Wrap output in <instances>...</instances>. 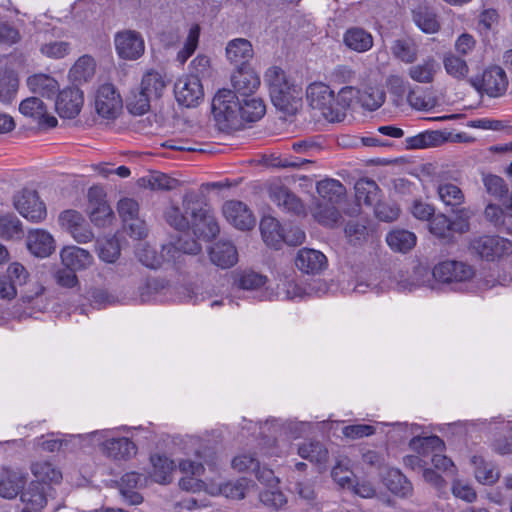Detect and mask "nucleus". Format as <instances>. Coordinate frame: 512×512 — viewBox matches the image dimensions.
I'll use <instances>...</instances> for the list:
<instances>
[{
    "label": "nucleus",
    "mask_w": 512,
    "mask_h": 512,
    "mask_svg": "<svg viewBox=\"0 0 512 512\" xmlns=\"http://www.w3.org/2000/svg\"><path fill=\"white\" fill-rule=\"evenodd\" d=\"M195 457V460L187 458L179 462L180 472L186 475L179 481L181 489L191 492L205 490L212 495L222 494L227 498L240 500L245 498L249 490L253 488L252 481L246 478H240L235 482L224 484H215L213 483L214 479L209 477L200 479L199 477L205 471L204 465L206 464L211 468L215 466V463L207 460V451H204L203 454L200 451H196Z\"/></svg>",
    "instance_id": "1"
},
{
    "label": "nucleus",
    "mask_w": 512,
    "mask_h": 512,
    "mask_svg": "<svg viewBox=\"0 0 512 512\" xmlns=\"http://www.w3.org/2000/svg\"><path fill=\"white\" fill-rule=\"evenodd\" d=\"M183 214L176 206L169 207L165 212L166 221L178 231L173 241L182 238V245L185 240H194L189 233L191 227L193 233L207 240L215 238L219 231V225L211 209L196 199L194 194H186L183 198Z\"/></svg>",
    "instance_id": "2"
},
{
    "label": "nucleus",
    "mask_w": 512,
    "mask_h": 512,
    "mask_svg": "<svg viewBox=\"0 0 512 512\" xmlns=\"http://www.w3.org/2000/svg\"><path fill=\"white\" fill-rule=\"evenodd\" d=\"M182 238L177 241H171L162 246L161 255L148 244H141L137 248L136 255L139 261L146 267L159 268L164 261L173 265L184 263L185 255H196L200 252L201 246L196 240H185L182 245Z\"/></svg>",
    "instance_id": "3"
},
{
    "label": "nucleus",
    "mask_w": 512,
    "mask_h": 512,
    "mask_svg": "<svg viewBox=\"0 0 512 512\" xmlns=\"http://www.w3.org/2000/svg\"><path fill=\"white\" fill-rule=\"evenodd\" d=\"M264 82L277 109L286 113H293L297 109L299 89L290 83L284 70L277 66L268 68L264 74Z\"/></svg>",
    "instance_id": "4"
},
{
    "label": "nucleus",
    "mask_w": 512,
    "mask_h": 512,
    "mask_svg": "<svg viewBox=\"0 0 512 512\" xmlns=\"http://www.w3.org/2000/svg\"><path fill=\"white\" fill-rule=\"evenodd\" d=\"M470 249L483 260L496 261L512 254V241L497 235H484L471 240Z\"/></svg>",
    "instance_id": "5"
},
{
    "label": "nucleus",
    "mask_w": 512,
    "mask_h": 512,
    "mask_svg": "<svg viewBox=\"0 0 512 512\" xmlns=\"http://www.w3.org/2000/svg\"><path fill=\"white\" fill-rule=\"evenodd\" d=\"M306 98L311 109L329 122H336L334 91L325 83L314 82L306 89Z\"/></svg>",
    "instance_id": "6"
},
{
    "label": "nucleus",
    "mask_w": 512,
    "mask_h": 512,
    "mask_svg": "<svg viewBox=\"0 0 512 512\" xmlns=\"http://www.w3.org/2000/svg\"><path fill=\"white\" fill-rule=\"evenodd\" d=\"M212 113L224 128L235 125L240 118V101L237 95L228 89L219 90L212 101Z\"/></svg>",
    "instance_id": "7"
},
{
    "label": "nucleus",
    "mask_w": 512,
    "mask_h": 512,
    "mask_svg": "<svg viewBox=\"0 0 512 512\" xmlns=\"http://www.w3.org/2000/svg\"><path fill=\"white\" fill-rule=\"evenodd\" d=\"M432 275L438 282L458 285L470 282L475 277V269L465 262L447 260L435 265Z\"/></svg>",
    "instance_id": "8"
},
{
    "label": "nucleus",
    "mask_w": 512,
    "mask_h": 512,
    "mask_svg": "<svg viewBox=\"0 0 512 512\" xmlns=\"http://www.w3.org/2000/svg\"><path fill=\"white\" fill-rule=\"evenodd\" d=\"M410 446L417 449L424 457L431 455V463L436 469L449 471L454 468L453 462L448 457L441 454L444 448V442L438 436L413 438L410 442Z\"/></svg>",
    "instance_id": "9"
},
{
    "label": "nucleus",
    "mask_w": 512,
    "mask_h": 512,
    "mask_svg": "<svg viewBox=\"0 0 512 512\" xmlns=\"http://www.w3.org/2000/svg\"><path fill=\"white\" fill-rule=\"evenodd\" d=\"M94 106L97 114L105 119H115L121 112L123 103L114 85L105 83L95 94Z\"/></svg>",
    "instance_id": "10"
},
{
    "label": "nucleus",
    "mask_w": 512,
    "mask_h": 512,
    "mask_svg": "<svg viewBox=\"0 0 512 512\" xmlns=\"http://www.w3.org/2000/svg\"><path fill=\"white\" fill-rule=\"evenodd\" d=\"M14 206L26 219L39 222L46 217V207L36 191L24 189L14 198Z\"/></svg>",
    "instance_id": "11"
},
{
    "label": "nucleus",
    "mask_w": 512,
    "mask_h": 512,
    "mask_svg": "<svg viewBox=\"0 0 512 512\" xmlns=\"http://www.w3.org/2000/svg\"><path fill=\"white\" fill-rule=\"evenodd\" d=\"M222 214L229 224L239 230H251L256 224L253 212L242 201H226L222 206Z\"/></svg>",
    "instance_id": "12"
},
{
    "label": "nucleus",
    "mask_w": 512,
    "mask_h": 512,
    "mask_svg": "<svg viewBox=\"0 0 512 512\" xmlns=\"http://www.w3.org/2000/svg\"><path fill=\"white\" fill-rule=\"evenodd\" d=\"M471 83L478 92H484L490 97L501 96L508 87L506 73L499 66L487 68L481 80H473Z\"/></svg>",
    "instance_id": "13"
},
{
    "label": "nucleus",
    "mask_w": 512,
    "mask_h": 512,
    "mask_svg": "<svg viewBox=\"0 0 512 512\" xmlns=\"http://www.w3.org/2000/svg\"><path fill=\"white\" fill-rule=\"evenodd\" d=\"M88 211L91 222L98 227L110 225L114 213L108 205L105 194L101 188L93 187L88 192Z\"/></svg>",
    "instance_id": "14"
},
{
    "label": "nucleus",
    "mask_w": 512,
    "mask_h": 512,
    "mask_svg": "<svg viewBox=\"0 0 512 512\" xmlns=\"http://www.w3.org/2000/svg\"><path fill=\"white\" fill-rule=\"evenodd\" d=\"M177 102L185 107H194L203 98V87L198 77L184 76L179 78L174 86Z\"/></svg>",
    "instance_id": "15"
},
{
    "label": "nucleus",
    "mask_w": 512,
    "mask_h": 512,
    "mask_svg": "<svg viewBox=\"0 0 512 512\" xmlns=\"http://www.w3.org/2000/svg\"><path fill=\"white\" fill-rule=\"evenodd\" d=\"M114 43L117 54L122 59L135 60L144 53V41L141 35L132 30L118 32Z\"/></svg>",
    "instance_id": "16"
},
{
    "label": "nucleus",
    "mask_w": 512,
    "mask_h": 512,
    "mask_svg": "<svg viewBox=\"0 0 512 512\" xmlns=\"http://www.w3.org/2000/svg\"><path fill=\"white\" fill-rule=\"evenodd\" d=\"M19 111L25 117L31 118L41 128H53L57 125V119L49 115L47 107L37 97L24 99L19 105Z\"/></svg>",
    "instance_id": "17"
},
{
    "label": "nucleus",
    "mask_w": 512,
    "mask_h": 512,
    "mask_svg": "<svg viewBox=\"0 0 512 512\" xmlns=\"http://www.w3.org/2000/svg\"><path fill=\"white\" fill-rule=\"evenodd\" d=\"M83 102L82 91L77 87H71L59 93L55 108L60 117L72 119L80 113Z\"/></svg>",
    "instance_id": "18"
},
{
    "label": "nucleus",
    "mask_w": 512,
    "mask_h": 512,
    "mask_svg": "<svg viewBox=\"0 0 512 512\" xmlns=\"http://www.w3.org/2000/svg\"><path fill=\"white\" fill-rule=\"evenodd\" d=\"M231 84L235 95L250 97L260 86V77L251 67L240 66L233 72Z\"/></svg>",
    "instance_id": "19"
},
{
    "label": "nucleus",
    "mask_w": 512,
    "mask_h": 512,
    "mask_svg": "<svg viewBox=\"0 0 512 512\" xmlns=\"http://www.w3.org/2000/svg\"><path fill=\"white\" fill-rule=\"evenodd\" d=\"M268 193L271 201L283 210L296 214L303 212L301 200L280 181L271 182Z\"/></svg>",
    "instance_id": "20"
},
{
    "label": "nucleus",
    "mask_w": 512,
    "mask_h": 512,
    "mask_svg": "<svg viewBox=\"0 0 512 512\" xmlns=\"http://www.w3.org/2000/svg\"><path fill=\"white\" fill-rule=\"evenodd\" d=\"M295 265L306 274H317L326 268L327 258L318 250L303 248L297 253Z\"/></svg>",
    "instance_id": "21"
},
{
    "label": "nucleus",
    "mask_w": 512,
    "mask_h": 512,
    "mask_svg": "<svg viewBox=\"0 0 512 512\" xmlns=\"http://www.w3.org/2000/svg\"><path fill=\"white\" fill-rule=\"evenodd\" d=\"M232 467L238 472L252 471L263 483H272L275 480L274 472L271 469H260L259 461L249 453L237 455L232 460Z\"/></svg>",
    "instance_id": "22"
},
{
    "label": "nucleus",
    "mask_w": 512,
    "mask_h": 512,
    "mask_svg": "<svg viewBox=\"0 0 512 512\" xmlns=\"http://www.w3.org/2000/svg\"><path fill=\"white\" fill-rule=\"evenodd\" d=\"M62 264L75 271L88 269L94 262L92 254L77 246L64 247L60 252Z\"/></svg>",
    "instance_id": "23"
},
{
    "label": "nucleus",
    "mask_w": 512,
    "mask_h": 512,
    "mask_svg": "<svg viewBox=\"0 0 512 512\" xmlns=\"http://www.w3.org/2000/svg\"><path fill=\"white\" fill-rule=\"evenodd\" d=\"M27 247L37 257H47L55 249V241L50 233L42 229L31 230L27 236Z\"/></svg>",
    "instance_id": "24"
},
{
    "label": "nucleus",
    "mask_w": 512,
    "mask_h": 512,
    "mask_svg": "<svg viewBox=\"0 0 512 512\" xmlns=\"http://www.w3.org/2000/svg\"><path fill=\"white\" fill-rule=\"evenodd\" d=\"M343 43L351 51L365 53L373 47L374 39L367 30L361 27H351L344 32Z\"/></svg>",
    "instance_id": "25"
},
{
    "label": "nucleus",
    "mask_w": 512,
    "mask_h": 512,
    "mask_svg": "<svg viewBox=\"0 0 512 512\" xmlns=\"http://www.w3.org/2000/svg\"><path fill=\"white\" fill-rule=\"evenodd\" d=\"M20 498L24 505L22 512H38L47 504L45 487L39 483L31 482Z\"/></svg>",
    "instance_id": "26"
},
{
    "label": "nucleus",
    "mask_w": 512,
    "mask_h": 512,
    "mask_svg": "<svg viewBox=\"0 0 512 512\" xmlns=\"http://www.w3.org/2000/svg\"><path fill=\"white\" fill-rule=\"evenodd\" d=\"M103 453L112 459H127L136 454V445L126 437L106 439L102 443Z\"/></svg>",
    "instance_id": "27"
},
{
    "label": "nucleus",
    "mask_w": 512,
    "mask_h": 512,
    "mask_svg": "<svg viewBox=\"0 0 512 512\" xmlns=\"http://www.w3.org/2000/svg\"><path fill=\"white\" fill-rule=\"evenodd\" d=\"M304 289L293 279H283L277 284V290L266 289L262 292V298L268 300H294L302 298Z\"/></svg>",
    "instance_id": "28"
},
{
    "label": "nucleus",
    "mask_w": 512,
    "mask_h": 512,
    "mask_svg": "<svg viewBox=\"0 0 512 512\" xmlns=\"http://www.w3.org/2000/svg\"><path fill=\"white\" fill-rule=\"evenodd\" d=\"M440 69L439 63L433 57H427L420 63L408 68V76L415 82L421 84L432 83L435 75Z\"/></svg>",
    "instance_id": "29"
},
{
    "label": "nucleus",
    "mask_w": 512,
    "mask_h": 512,
    "mask_svg": "<svg viewBox=\"0 0 512 512\" xmlns=\"http://www.w3.org/2000/svg\"><path fill=\"white\" fill-rule=\"evenodd\" d=\"M211 261L223 269L234 266L238 261L236 247L231 242H218L209 252Z\"/></svg>",
    "instance_id": "30"
},
{
    "label": "nucleus",
    "mask_w": 512,
    "mask_h": 512,
    "mask_svg": "<svg viewBox=\"0 0 512 512\" xmlns=\"http://www.w3.org/2000/svg\"><path fill=\"white\" fill-rule=\"evenodd\" d=\"M145 481V476L137 472H129L123 475L121 478L120 492L128 504L138 505L142 503V496L132 489L142 486Z\"/></svg>",
    "instance_id": "31"
},
{
    "label": "nucleus",
    "mask_w": 512,
    "mask_h": 512,
    "mask_svg": "<svg viewBox=\"0 0 512 512\" xmlns=\"http://www.w3.org/2000/svg\"><path fill=\"white\" fill-rule=\"evenodd\" d=\"M31 472L35 477L34 483L40 485L59 484L62 480V472L48 461H37L31 465Z\"/></svg>",
    "instance_id": "32"
},
{
    "label": "nucleus",
    "mask_w": 512,
    "mask_h": 512,
    "mask_svg": "<svg viewBox=\"0 0 512 512\" xmlns=\"http://www.w3.org/2000/svg\"><path fill=\"white\" fill-rule=\"evenodd\" d=\"M24 481L25 477L21 472L5 469L0 476V496L7 499L15 498Z\"/></svg>",
    "instance_id": "33"
},
{
    "label": "nucleus",
    "mask_w": 512,
    "mask_h": 512,
    "mask_svg": "<svg viewBox=\"0 0 512 512\" xmlns=\"http://www.w3.org/2000/svg\"><path fill=\"white\" fill-rule=\"evenodd\" d=\"M226 54L232 63L245 66L244 64L253 57V48L248 40L238 38L228 43Z\"/></svg>",
    "instance_id": "34"
},
{
    "label": "nucleus",
    "mask_w": 512,
    "mask_h": 512,
    "mask_svg": "<svg viewBox=\"0 0 512 512\" xmlns=\"http://www.w3.org/2000/svg\"><path fill=\"white\" fill-rule=\"evenodd\" d=\"M30 91L42 97L51 98L58 91V82L46 74H35L27 79Z\"/></svg>",
    "instance_id": "35"
},
{
    "label": "nucleus",
    "mask_w": 512,
    "mask_h": 512,
    "mask_svg": "<svg viewBox=\"0 0 512 512\" xmlns=\"http://www.w3.org/2000/svg\"><path fill=\"white\" fill-rule=\"evenodd\" d=\"M152 464V471L150 476L152 479L160 484H167L172 479V473L175 469V464L166 456L153 455L150 458Z\"/></svg>",
    "instance_id": "36"
},
{
    "label": "nucleus",
    "mask_w": 512,
    "mask_h": 512,
    "mask_svg": "<svg viewBox=\"0 0 512 512\" xmlns=\"http://www.w3.org/2000/svg\"><path fill=\"white\" fill-rule=\"evenodd\" d=\"M19 88V78L11 69L0 71V101L10 104L15 99Z\"/></svg>",
    "instance_id": "37"
},
{
    "label": "nucleus",
    "mask_w": 512,
    "mask_h": 512,
    "mask_svg": "<svg viewBox=\"0 0 512 512\" xmlns=\"http://www.w3.org/2000/svg\"><path fill=\"white\" fill-rule=\"evenodd\" d=\"M261 235L264 242L275 249H278L283 242V230L279 222L270 216L263 217L260 222Z\"/></svg>",
    "instance_id": "38"
},
{
    "label": "nucleus",
    "mask_w": 512,
    "mask_h": 512,
    "mask_svg": "<svg viewBox=\"0 0 512 512\" xmlns=\"http://www.w3.org/2000/svg\"><path fill=\"white\" fill-rule=\"evenodd\" d=\"M390 49L392 55L404 63H413L418 57V45L409 37L394 40Z\"/></svg>",
    "instance_id": "39"
},
{
    "label": "nucleus",
    "mask_w": 512,
    "mask_h": 512,
    "mask_svg": "<svg viewBox=\"0 0 512 512\" xmlns=\"http://www.w3.org/2000/svg\"><path fill=\"white\" fill-rule=\"evenodd\" d=\"M379 187L375 181L360 179L355 184V197L359 204L373 206L379 201Z\"/></svg>",
    "instance_id": "40"
},
{
    "label": "nucleus",
    "mask_w": 512,
    "mask_h": 512,
    "mask_svg": "<svg viewBox=\"0 0 512 512\" xmlns=\"http://www.w3.org/2000/svg\"><path fill=\"white\" fill-rule=\"evenodd\" d=\"M360 90L353 86H345L335 96L336 122H341L346 116L347 110L354 102H359Z\"/></svg>",
    "instance_id": "41"
},
{
    "label": "nucleus",
    "mask_w": 512,
    "mask_h": 512,
    "mask_svg": "<svg viewBox=\"0 0 512 512\" xmlns=\"http://www.w3.org/2000/svg\"><path fill=\"white\" fill-rule=\"evenodd\" d=\"M266 112L264 101L260 97H243L240 102V118L247 122L260 120Z\"/></svg>",
    "instance_id": "42"
},
{
    "label": "nucleus",
    "mask_w": 512,
    "mask_h": 512,
    "mask_svg": "<svg viewBox=\"0 0 512 512\" xmlns=\"http://www.w3.org/2000/svg\"><path fill=\"white\" fill-rule=\"evenodd\" d=\"M386 242L392 250L406 253L415 246L416 236L408 230L398 229L387 234Z\"/></svg>",
    "instance_id": "43"
},
{
    "label": "nucleus",
    "mask_w": 512,
    "mask_h": 512,
    "mask_svg": "<svg viewBox=\"0 0 512 512\" xmlns=\"http://www.w3.org/2000/svg\"><path fill=\"white\" fill-rule=\"evenodd\" d=\"M318 195L322 198L323 202L336 204L345 194V188L342 183L335 179H325L317 183L316 186Z\"/></svg>",
    "instance_id": "44"
},
{
    "label": "nucleus",
    "mask_w": 512,
    "mask_h": 512,
    "mask_svg": "<svg viewBox=\"0 0 512 512\" xmlns=\"http://www.w3.org/2000/svg\"><path fill=\"white\" fill-rule=\"evenodd\" d=\"M437 193L439 199L447 206H459L465 200L464 193L457 185L443 179L437 180Z\"/></svg>",
    "instance_id": "45"
},
{
    "label": "nucleus",
    "mask_w": 512,
    "mask_h": 512,
    "mask_svg": "<svg viewBox=\"0 0 512 512\" xmlns=\"http://www.w3.org/2000/svg\"><path fill=\"white\" fill-rule=\"evenodd\" d=\"M384 481L386 487L395 495L406 497L412 492L411 483L399 470H389Z\"/></svg>",
    "instance_id": "46"
},
{
    "label": "nucleus",
    "mask_w": 512,
    "mask_h": 512,
    "mask_svg": "<svg viewBox=\"0 0 512 512\" xmlns=\"http://www.w3.org/2000/svg\"><path fill=\"white\" fill-rule=\"evenodd\" d=\"M297 499L308 506H315L318 503L316 480L304 478L298 480L293 488Z\"/></svg>",
    "instance_id": "47"
},
{
    "label": "nucleus",
    "mask_w": 512,
    "mask_h": 512,
    "mask_svg": "<svg viewBox=\"0 0 512 512\" xmlns=\"http://www.w3.org/2000/svg\"><path fill=\"white\" fill-rule=\"evenodd\" d=\"M140 87L148 97L156 100L162 96L166 83L160 73L149 71L143 75Z\"/></svg>",
    "instance_id": "48"
},
{
    "label": "nucleus",
    "mask_w": 512,
    "mask_h": 512,
    "mask_svg": "<svg viewBox=\"0 0 512 512\" xmlns=\"http://www.w3.org/2000/svg\"><path fill=\"white\" fill-rule=\"evenodd\" d=\"M266 283L267 277L254 271H245L238 279V284L241 289L256 291L260 300H264L262 298V292L269 289L265 286Z\"/></svg>",
    "instance_id": "49"
},
{
    "label": "nucleus",
    "mask_w": 512,
    "mask_h": 512,
    "mask_svg": "<svg viewBox=\"0 0 512 512\" xmlns=\"http://www.w3.org/2000/svg\"><path fill=\"white\" fill-rule=\"evenodd\" d=\"M476 479L485 485H491L499 478L498 471L491 463L486 462L481 456H474L472 459Z\"/></svg>",
    "instance_id": "50"
},
{
    "label": "nucleus",
    "mask_w": 512,
    "mask_h": 512,
    "mask_svg": "<svg viewBox=\"0 0 512 512\" xmlns=\"http://www.w3.org/2000/svg\"><path fill=\"white\" fill-rule=\"evenodd\" d=\"M277 482L278 481L275 479L272 483H266L270 487L259 493L261 503L267 508L274 510L282 509L287 504L285 494L278 487L273 486V483Z\"/></svg>",
    "instance_id": "51"
},
{
    "label": "nucleus",
    "mask_w": 512,
    "mask_h": 512,
    "mask_svg": "<svg viewBox=\"0 0 512 512\" xmlns=\"http://www.w3.org/2000/svg\"><path fill=\"white\" fill-rule=\"evenodd\" d=\"M413 19L416 25L425 33H436L440 28L435 13L427 7H418L413 12Z\"/></svg>",
    "instance_id": "52"
},
{
    "label": "nucleus",
    "mask_w": 512,
    "mask_h": 512,
    "mask_svg": "<svg viewBox=\"0 0 512 512\" xmlns=\"http://www.w3.org/2000/svg\"><path fill=\"white\" fill-rule=\"evenodd\" d=\"M95 71V62L92 57L84 55L80 57L69 71V76L76 82L87 81Z\"/></svg>",
    "instance_id": "53"
},
{
    "label": "nucleus",
    "mask_w": 512,
    "mask_h": 512,
    "mask_svg": "<svg viewBox=\"0 0 512 512\" xmlns=\"http://www.w3.org/2000/svg\"><path fill=\"white\" fill-rule=\"evenodd\" d=\"M166 283L157 278L147 279L139 286V297L142 302L161 300V294L166 290Z\"/></svg>",
    "instance_id": "54"
},
{
    "label": "nucleus",
    "mask_w": 512,
    "mask_h": 512,
    "mask_svg": "<svg viewBox=\"0 0 512 512\" xmlns=\"http://www.w3.org/2000/svg\"><path fill=\"white\" fill-rule=\"evenodd\" d=\"M314 218L322 225L333 227L340 218L335 204L319 202L313 212Z\"/></svg>",
    "instance_id": "55"
},
{
    "label": "nucleus",
    "mask_w": 512,
    "mask_h": 512,
    "mask_svg": "<svg viewBox=\"0 0 512 512\" xmlns=\"http://www.w3.org/2000/svg\"><path fill=\"white\" fill-rule=\"evenodd\" d=\"M443 65L448 75L455 79H464L469 72L466 61L454 54H447L443 59Z\"/></svg>",
    "instance_id": "56"
},
{
    "label": "nucleus",
    "mask_w": 512,
    "mask_h": 512,
    "mask_svg": "<svg viewBox=\"0 0 512 512\" xmlns=\"http://www.w3.org/2000/svg\"><path fill=\"white\" fill-rule=\"evenodd\" d=\"M298 454L311 462L323 463L327 460L328 451L319 442L304 443L298 448Z\"/></svg>",
    "instance_id": "57"
},
{
    "label": "nucleus",
    "mask_w": 512,
    "mask_h": 512,
    "mask_svg": "<svg viewBox=\"0 0 512 512\" xmlns=\"http://www.w3.org/2000/svg\"><path fill=\"white\" fill-rule=\"evenodd\" d=\"M385 101V93L380 87H368L360 91L359 103L366 109L374 111Z\"/></svg>",
    "instance_id": "58"
},
{
    "label": "nucleus",
    "mask_w": 512,
    "mask_h": 512,
    "mask_svg": "<svg viewBox=\"0 0 512 512\" xmlns=\"http://www.w3.org/2000/svg\"><path fill=\"white\" fill-rule=\"evenodd\" d=\"M482 182L486 192L496 199L500 200L508 193V187L500 176L483 173Z\"/></svg>",
    "instance_id": "59"
},
{
    "label": "nucleus",
    "mask_w": 512,
    "mask_h": 512,
    "mask_svg": "<svg viewBox=\"0 0 512 512\" xmlns=\"http://www.w3.org/2000/svg\"><path fill=\"white\" fill-rule=\"evenodd\" d=\"M144 185L152 190H172L177 186V180L166 174L155 172L141 179Z\"/></svg>",
    "instance_id": "60"
},
{
    "label": "nucleus",
    "mask_w": 512,
    "mask_h": 512,
    "mask_svg": "<svg viewBox=\"0 0 512 512\" xmlns=\"http://www.w3.org/2000/svg\"><path fill=\"white\" fill-rule=\"evenodd\" d=\"M21 234V223L16 216L0 215V236L2 238H18Z\"/></svg>",
    "instance_id": "61"
},
{
    "label": "nucleus",
    "mask_w": 512,
    "mask_h": 512,
    "mask_svg": "<svg viewBox=\"0 0 512 512\" xmlns=\"http://www.w3.org/2000/svg\"><path fill=\"white\" fill-rule=\"evenodd\" d=\"M151 101H153V99L148 97L140 87L139 91L133 93L129 98L127 107L132 114L143 115L149 111Z\"/></svg>",
    "instance_id": "62"
},
{
    "label": "nucleus",
    "mask_w": 512,
    "mask_h": 512,
    "mask_svg": "<svg viewBox=\"0 0 512 512\" xmlns=\"http://www.w3.org/2000/svg\"><path fill=\"white\" fill-rule=\"evenodd\" d=\"M98 256L107 263H114L120 256L118 241L114 238L99 243Z\"/></svg>",
    "instance_id": "63"
},
{
    "label": "nucleus",
    "mask_w": 512,
    "mask_h": 512,
    "mask_svg": "<svg viewBox=\"0 0 512 512\" xmlns=\"http://www.w3.org/2000/svg\"><path fill=\"white\" fill-rule=\"evenodd\" d=\"M199 34V26L193 25L189 30L183 49L180 50L177 55V59L180 61L181 64L185 63L187 59L194 53L198 45Z\"/></svg>",
    "instance_id": "64"
}]
</instances>
